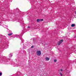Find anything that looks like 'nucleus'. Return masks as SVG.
<instances>
[{"instance_id": "3", "label": "nucleus", "mask_w": 76, "mask_h": 76, "mask_svg": "<svg viewBox=\"0 0 76 76\" xmlns=\"http://www.w3.org/2000/svg\"><path fill=\"white\" fill-rule=\"evenodd\" d=\"M63 40H61L59 42V43H58V45H59L60 44H61V43L63 42Z\"/></svg>"}, {"instance_id": "8", "label": "nucleus", "mask_w": 76, "mask_h": 76, "mask_svg": "<svg viewBox=\"0 0 76 76\" xmlns=\"http://www.w3.org/2000/svg\"><path fill=\"white\" fill-rule=\"evenodd\" d=\"M13 56V54H12V55L10 54L9 57H12Z\"/></svg>"}, {"instance_id": "11", "label": "nucleus", "mask_w": 76, "mask_h": 76, "mask_svg": "<svg viewBox=\"0 0 76 76\" xmlns=\"http://www.w3.org/2000/svg\"><path fill=\"white\" fill-rule=\"evenodd\" d=\"M54 62H56V61H57V60H54Z\"/></svg>"}, {"instance_id": "13", "label": "nucleus", "mask_w": 76, "mask_h": 76, "mask_svg": "<svg viewBox=\"0 0 76 76\" xmlns=\"http://www.w3.org/2000/svg\"><path fill=\"white\" fill-rule=\"evenodd\" d=\"M1 36H2L1 37H3V36L2 35H1Z\"/></svg>"}, {"instance_id": "17", "label": "nucleus", "mask_w": 76, "mask_h": 76, "mask_svg": "<svg viewBox=\"0 0 76 76\" xmlns=\"http://www.w3.org/2000/svg\"><path fill=\"white\" fill-rule=\"evenodd\" d=\"M8 61H5V62H7Z\"/></svg>"}, {"instance_id": "20", "label": "nucleus", "mask_w": 76, "mask_h": 76, "mask_svg": "<svg viewBox=\"0 0 76 76\" xmlns=\"http://www.w3.org/2000/svg\"><path fill=\"white\" fill-rule=\"evenodd\" d=\"M23 43V42H22Z\"/></svg>"}, {"instance_id": "6", "label": "nucleus", "mask_w": 76, "mask_h": 76, "mask_svg": "<svg viewBox=\"0 0 76 76\" xmlns=\"http://www.w3.org/2000/svg\"><path fill=\"white\" fill-rule=\"evenodd\" d=\"M12 34H13V33H11L10 34H8V35L9 36H10V35H12Z\"/></svg>"}, {"instance_id": "1", "label": "nucleus", "mask_w": 76, "mask_h": 76, "mask_svg": "<svg viewBox=\"0 0 76 76\" xmlns=\"http://www.w3.org/2000/svg\"><path fill=\"white\" fill-rule=\"evenodd\" d=\"M37 56H40L41 55V52L40 50H37L36 52Z\"/></svg>"}, {"instance_id": "14", "label": "nucleus", "mask_w": 76, "mask_h": 76, "mask_svg": "<svg viewBox=\"0 0 76 76\" xmlns=\"http://www.w3.org/2000/svg\"><path fill=\"white\" fill-rule=\"evenodd\" d=\"M28 28H30V27L28 26Z\"/></svg>"}, {"instance_id": "7", "label": "nucleus", "mask_w": 76, "mask_h": 76, "mask_svg": "<svg viewBox=\"0 0 76 76\" xmlns=\"http://www.w3.org/2000/svg\"><path fill=\"white\" fill-rule=\"evenodd\" d=\"M75 26V25L74 24H72L71 25V27H74V26Z\"/></svg>"}, {"instance_id": "2", "label": "nucleus", "mask_w": 76, "mask_h": 76, "mask_svg": "<svg viewBox=\"0 0 76 76\" xmlns=\"http://www.w3.org/2000/svg\"><path fill=\"white\" fill-rule=\"evenodd\" d=\"M41 21H43V19H37V22L38 23L41 22Z\"/></svg>"}, {"instance_id": "15", "label": "nucleus", "mask_w": 76, "mask_h": 76, "mask_svg": "<svg viewBox=\"0 0 76 76\" xmlns=\"http://www.w3.org/2000/svg\"><path fill=\"white\" fill-rule=\"evenodd\" d=\"M60 70H61V71H63V70H62V69H60Z\"/></svg>"}, {"instance_id": "10", "label": "nucleus", "mask_w": 76, "mask_h": 76, "mask_svg": "<svg viewBox=\"0 0 76 76\" xmlns=\"http://www.w3.org/2000/svg\"><path fill=\"white\" fill-rule=\"evenodd\" d=\"M60 75H61V76H62V74H61V73L60 72Z\"/></svg>"}, {"instance_id": "4", "label": "nucleus", "mask_w": 76, "mask_h": 76, "mask_svg": "<svg viewBox=\"0 0 76 76\" xmlns=\"http://www.w3.org/2000/svg\"><path fill=\"white\" fill-rule=\"evenodd\" d=\"M15 37H16V38H20L21 37V36H20L19 35H16L15 36Z\"/></svg>"}, {"instance_id": "12", "label": "nucleus", "mask_w": 76, "mask_h": 76, "mask_svg": "<svg viewBox=\"0 0 76 76\" xmlns=\"http://www.w3.org/2000/svg\"><path fill=\"white\" fill-rule=\"evenodd\" d=\"M31 48H34V45H32L31 46Z\"/></svg>"}, {"instance_id": "5", "label": "nucleus", "mask_w": 76, "mask_h": 76, "mask_svg": "<svg viewBox=\"0 0 76 76\" xmlns=\"http://www.w3.org/2000/svg\"><path fill=\"white\" fill-rule=\"evenodd\" d=\"M45 59L46 61H48L49 60H50V58L47 57H46Z\"/></svg>"}, {"instance_id": "9", "label": "nucleus", "mask_w": 76, "mask_h": 76, "mask_svg": "<svg viewBox=\"0 0 76 76\" xmlns=\"http://www.w3.org/2000/svg\"><path fill=\"white\" fill-rule=\"evenodd\" d=\"M2 75V72H0V76H1Z\"/></svg>"}, {"instance_id": "16", "label": "nucleus", "mask_w": 76, "mask_h": 76, "mask_svg": "<svg viewBox=\"0 0 76 76\" xmlns=\"http://www.w3.org/2000/svg\"><path fill=\"white\" fill-rule=\"evenodd\" d=\"M75 14H76V11H75Z\"/></svg>"}, {"instance_id": "18", "label": "nucleus", "mask_w": 76, "mask_h": 76, "mask_svg": "<svg viewBox=\"0 0 76 76\" xmlns=\"http://www.w3.org/2000/svg\"><path fill=\"white\" fill-rule=\"evenodd\" d=\"M5 39H6V37H5Z\"/></svg>"}, {"instance_id": "19", "label": "nucleus", "mask_w": 76, "mask_h": 76, "mask_svg": "<svg viewBox=\"0 0 76 76\" xmlns=\"http://www.w3.org/2000/svg\"><path fill=\"white\" fill-rule=\"evenodd\" d=\"M22 41H24V40H22Z\"/></svg>"}]
</instances>
